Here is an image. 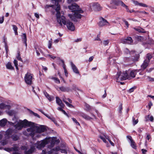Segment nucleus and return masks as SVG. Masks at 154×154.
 <instances>
[{"label": "nucleus", "instance_id": "nucleus-53", "mask_svg": "<svg viewBox=\"0 0 154 154\" xmlns=\"http://www.w3.org/2000/svg\"><path fill=\"white\" fill-rule=\"evenodd\" d=\"M100 137L101 139H102L103 140L104 142L105 143H106V141L105 139V138L104 137H103L101 136H100Z\"/></svg>", "mask_w": 154, "mask_h": 154}, {"label": "nucleus", "instance_id": "nucleus-9", "mask_svg": "<svg viewBox=\"0 0 154 154\" xmlns=\"http://www.w3.org/2000/svg\"><path fill=\"white\" fill-rule=\"evenodd\" d=\"M112 2L116 5H118V4L121 5L122 7L125 8L126 10L128 12H129L130 13L133 12H134L135 11L134 10H130L129 9L128 6L125 5L123 2L119 0H112Z\"/></svg>", "mask_w": 154, "mask_h": 154}, {"label": "nucleus", "instance_id": "nucleus-61", "mask_svg": "<svg viewBox=\"0 0 154 154\" xmlns=\"http://www.w3.org/2000/svg\"><path fill=\"white\" fill-rule=\"evenodd\" d=\"M107 139H108V140H109V142L110 143V144L113 146H114V144L110 140H109V139L107 138Z\"/></svg>", "mask_w": 154, "mask_h": 154}, {"label": "nucleus", "instance_id": "nucleus-44", "mask_svg": "<svg viewBox=\"0 0 154 154\" xmlns=\"http://www.w3.org/2000/svg\"><path fill=\"white\" fill-rule=\"evenodd\" d=\"M138 121V119L135 120L134 118H133V123L134 125H135L137 124Z\"/></svg>", "mask_w": 154, "mask_h": 154}, {"label": "nucleus", "instance_id": "nucleus-57", "mask_svg": "<svg viewBox=\"0 0 154 154\" xmlns=\"http://www.w3.org/2000/svg\"><path fill=\"white\" fill-rule=\"evenodd\" d=\"M60 151L62 153H67L66 150L64 149H60Z\"/></svg>", "mask_w": 154, "mask_h": 154}, {"label": "nucleus", "instance_id": "nucleus-12", "mask_svg": "<svg viewBox=\"0 0 154 154\" xmlns=\"http://www.w3.org/2000/svg\"><path fill=\"white\" fill-rule=\"evenodd\" d=\"M60 147L57 146L50 150H49L48 149H47L43 150L42 153L43 154H57L54 153L56 152L60 151Z\"/></svg>", "mask_w": 154, "mask_h": 154}, {"label": "nucleus", "instance_id": "nucleus-7", "mask_svg": "<svg viewBox=\"0 0 154 154\" xmlns=\"http://www.w3.org/2000/svg\"><path fill=\"white\" fill-rule=\"evenodd\" d=\"M33 75L29 72H27L24 77V81L28 85H30L32 84V80L33 79Z\"/></svg>", "mask_w": 154, "mask_h": 154}, {"label": "nucleus", "instance_id": "nucleus-11", "mask_svg": "<svg viewBox=\"0 0 154 154\" xmlns=\"http://www.w3.org/2000/svg\"><path fill=\"white\" fill-rule=\"evenodd\" d=\"M89 7L90 9L92 11H99L101 9L99 4L97 3H91L89 4Z\"/></svg>", "mask_w": 154, "mask_h": 154}, {"label": "nucleus", "instance_id": "nucleus-16", "mask_svg": "<svg viewBox=\"0 0 154 154\" xmlns=\"http://www.w3.org/2000/svg\"><path fill=\"white\" fill-rule=\"evenodd\" d=\"M36 133H41L44 132L46 130V127L44 126H36Z\"/></svg>", "mask_w": 154, "mask_h": 154}, {"label": "nucleus", "instance_id": "nucleus-26", "mask_svg": "<svg viewBox=\"0 0 154 154\" xmlns=\"http://www.w3.org/2000/svg\"><path fill=\"white\" fill-rule=\"evenodd\" d=\"M149 63V62L147 61L146 60H145L144 61L143 64L141 66V68L143 69H145L148 66Z\"/></svg>", "mask_w": 154, "mask_h": 154}, {"label": "nucleus", "instance_id": "nucleus-31", "mask_svg": "<svg viewBox=\"0 0 154 154\" xmlns=\"http://www.w3.org/2000/svg\"><path fill=\"white\" fill-rule=\"evenodd\" d=\"M136 74V70H133L131 71L130 74V76L132 78H134Z\"/></svg>", "mask_w": 154, "mask_h": 154}, {"label": "nucleus", "instance_id": "nucleus-47", "mask_svg": "<svg viewBox=\"0 0 154 154\" xmlns=\"http://www.w3.org/2000/svg\"><path fill=\"white\" fill-rule=\"evenodd\" d=\"M109 43V40H104V41L103 42V44L105 45L106 46Z\"/></svg>", "mask_w": 154, "mask_h": 154}, {"label": "nucleus", "instance_id": "nucleus-29", "mask_svg": "<svg viewBox=\"0 0 154 154\" xmlns=\"http://www.w3.org/2000/svg\"><path fill=\"white\" fill-rule=\"evenodd\" d=\"M145 120L146 121L149 120L151 122H153V117L152 116H150L149 115H148L145 117Z\"/></svg>", "mask_w": 154, "mask_h": 154}, {"label": "nucleus", "instance_id": "nucleus-8", "mask_svg": "<svg viewBox=\"0 0 154 154\" xmlns=\"http://www.w3.org/2000/svg\"><path fill=\"white\" fill-rule=\"evenodd\" d=\"M4 150L8 152H12V154H22L17 145L11 148H4Z\"/></svg>", "mask_w": 154, "mask_h": 154}, {"label": "nucleus", "instance_id": "nucleus-25", "mask_svg": "<svg viewBox=\"0 0 154 154\" xmlns=\"http://www.w3.org/2000/svg\"><path fill=\"white\" fill-rule=\"evenodd\" d=\"M134 29L140 32H142L143 33L146 32L143 29L140 27H134Z\"/></svg>", "mask_w": 154, "mask_h": 154}, {"label": "nucleus", "instance_id": "nucleus-30", "mask_svg": "<svg viewBox=\"0 0 154 154\" xmlns=\"http://www.w3.org/2000/svg\"><path fill=\"white\" fill-rule=\"evenodd\" d=\"M63 92L69 91H70V89L69 87H62L59 88Z\"/></svg>", "mask_w": 154, "mask_h": 154}, {"label": "nucleus", "instance_id": "nucleus-15", "mask_svg": "<svg viewBox=\"0 0 154 154\" xmlns=\"http://www.w3.org/2000/svg\"><path fill=\"white\" fill-rule=\"evenodd\" d=\"M99 25L100 26H109V23L107 22V20L101 17L100 18V21L99 23Z\"/></svg>", "mask_w": 154, "mask_h": 154}, {"label": "nucleus", "instance_id": "nucleus-51", "mask_svg": "<svg viewBox=\"0 0 154 154\" xmlns=\"http://www.w3.org/2000/svg\"><path fill=\"white\" fill-rule=\"evenodd\" d=\"M4 20V16H2L1 17H0V23L2 24L3 23Z\"/></svg>", "mask_w": 154, "mask_h": 154}, {"label": "nucleus", "instance_id": "nucleus-54", "mask_svg": "<svg viewBox=\"0 0 154 154\" xmlns=\"http://www.w3.org/2000/svg\"><path fill=\"white\" fill-rule=\"evenodd\" d=\"M47 56L51 58L54 59L55 58H56V57L54 56H53L52 55H51L50 54H48L47 55Z\"/></svg>", "mask_w": 154, "mask_h": 154}, {"label": "nucleus", "instance_id": "nucleus-10", "mask_svg": "<svg viewBox=\"0 0 154 154\" xmlns=\"http://www.w3.org/2000/svg\"><path fill=\"white\" fill-rule=\"evenodd\" d=\"M79 115L82 117L83 118L87 120H90L91 119H96L95 116L93 113H91L90 116L85 114L83 112H80Z\"/></svg>", "mask_w": 154, "mask_h": 154}, {"label": "nucleus", "instance_id": "nucleus-60", "mask_svg": "<svg viewBox=\"0 0 154 154\" xmlns=\"http://www.w3.org/2000/svg\"><path fill=\"white\" fill-rule=\"evenodd\" d=\"M122 109V105H120L119 107V111L120 112H121Z\"/></svg>", "mask_w": 154, "mask_h": 154}, {"label": "nucleus", "instance_id": "nucleus-23", "mask_svg": "<svg viewBox=\"0 0 154 154\" xmlns=\"http://www.w3.org/2000/svg\"><path fill=\"white\" fill-rule=\"evenodd\" d=\"M8 121L6 119H3L0 120V126L3 127H4Z\"/></svg>", "mask_w": 154, "mask_h": 154}, {"label": "nucleus", "instance_id": "nucleus-3", "mask_svg": "<svg viewBox=\"0 0 154 154\" xmlns=\"http://www.w3.org/2000/svg\"><path fill=\"white\" fill-rule=\"evenodd\" d=\"M56 141V137L46 138L44 140L38 141L35 144V146L37 148L39 149H41L42 148H44L46 144L50 142V147H53L54 144Z\"/></svg>", "mask_w": 154, "mask_h": 154}, {"label": "nucleus", "instance_id": "nucleus-59", "mask_svg": "<svg viewBox=\"0 0 154 154\" xmlns=\"http://www.w3.org/2000/svg\"><path fill=\"white\" fill-rule=\"evenodd\" d=\"M13 63L15 66L18 65L17 61L16 60H14Z\"/></svg>", "mask_w": 154, "mask_h": 154}, {"label": "nucleus", "instance_id": "nucleus-2", "mask_svg": "<svg viewBox=\"0 0 154 154\" xmlns=\"http://www.w3.org/2000/svg\"><path fill=\"white\" fill-rule=\"evenodd\" d=\"M69 9L71 11L72 14H68V16L72 20L76 22L77 19H80L82 15L81 14L84 13V11L79 8V6L75 3L68 6Z\"/></svg>", "mask_w": 154, "mask_h": 154}, {"label": "nucleus", "instance_id": "nucleus-5", "mask_svg": "<svg viewBox=\"0 0 154 154\" xmlns=\"http://www.w3.org/2000/svg\"><path fill=\"white\" fill-rule=\"evenodd\" d=\"M130 78L129 76L128 75L126 71L122 72H118L116 75V79L117 82L125 80Z\"/></svg>", "mask_w": 154, "mask_h": 154}, {"label": "nucleus", "instance_id": "nucleus-35", "mask_svg": "<svg viewBox=\"0 0 154 154\" xmlns=\"http://www.w3.org/2000/svg\"><path fill=\"white\" fill-rule=\"evenodd\" d=\"M13 29L14 30L15 35H17L18 33L17 32V26L15 25L12 26Z\"/></svg>", "mask_w": 154, "mask_h": 154}, {"label": "nucleus", "instance_id": "nucleus-21", "mask_svg": "<svg viewBox=\"0 0 154 154\" xmlns=\"http://www.w3.org/2000/svg\"><path fill=\"white\" fill-rule=\"evenodd\" d=\"M59 7L60 8V6L59 4L57 3V4H55V5H46L45 6V8H49V7H52L53 8H55V10L56 11V9L58 7Z\"/></svg>", "mask_w": 154, "mask_h": 154}, {"label": "nucleus", "instance_id": "nucleus-28", "mask_svg": "<svg viewBox=\"0 0 154 154\" xmlns=\"http://www.w3.org/2000/svg\"><path fill=\"white\" fill-rule=\"evenodd\" d=\"M6 68L11 70L14 69V67L12 66L11 63L10 62H8L6 65Z\"/></svg>", "mask_w": 154, "mask_h": 154}, {"label": "nucleus", "instance_id": "nucleus-37", "mask_svg": "<svg viewBox=\"0 0 154 154\" xmlns=\"http://www.w3.org/2000/svg\"><path fill=\"white\" fill-rule=\"evenodd\" d=\"M152 57V55L150 54H148L146 56V60H147V61L148 62H149L150 61V60L151 59V58Z\"/></svg>", "mask_w": 154, "mask_h": 154}, {"label": "nucleus", "instance_id": "nucleus-63", "mask_svg": "<svg viewBox=\"0 0 154 154\" xmlns=\"http://www.w3.org/2000/svg\"><path fill=\"white\" fill-rule=\"evenodd\" d=\"M141 151L142 152V153L143 154H145L147 152V150L144 149H142Z\"/></svg>", "mask_w": 154, "mask_h": 154}, {"label": "nucleus", "instance_id": "nucleus-17", "mask_svg": "<svg viewBox=\"0 0 154 154\" xmlns=\"http://www.w3.org/2000/svg\"><path fill=\"white\" fill-rule=\"evenodd\" d=\"M121 42L124 44H131L133 42V40L132 38L129 37H127L126 38L121 39Z\"/></svg>", "mask_w": 154, "mask_h": 154}, {"label": "nucleus", "instance_id": "nucleus-1", "mask_svg": "<svg viewBox=\"0 0 154 154\" xmlns=\"http://www.w3.org/2000/svg\"><path fill=\"white\" fill-rule=\"evenodd\" d=\"M56 17L57 23L61 26L63 24L66 25L67 28L70 30L73 31L75 29V27L73 23L69 20L66 21L65 17L63 15L65 14V12L63 11H60V8L58 7L56 9Z\"/></svg>", "mask_w": 154, "mask_h": 154}, {"label": "nucleus", "instance_id": "nucleus-38", "mask_svg": "<svg viewBox=\"0 0 154 154\" xmlns=\"http://www.w3.org/2000/svg\"><path fill=\"white\" fill-rule=\"evenodd\" d=\"M139 6L144 8H147L149 7L147 5L143 3L140 2L139 4Z\"/></svg>", "mask_w": 154, "mask_h": 154}, {"label": "nucleus", "instance_id": "nucleus-40", "mask_svg": "<svg viewBox=\"0 0 154 154\" xmlns=\"http://www.w3.org/2000/svg\"><path fill=\"white\" fill-rule=\"evenodd\" d=\"M131 2L134 4L135 6H139V3L137 1L135 0H131Z\"/></svg>", "mask_w": 154, "mask_h": 154}, {"label": "nucleus", "instance_id": "nucleus-24", "mask_svg": "<svg viewBox=\"0 0 154 154\" xmlns=\"http://www.w3.org/2000/svg\"><path fill=\"white\" fill-rule=\"evenodd\" d=\"M35 148L34 147L32 146L31 147L30 149L28 151L26 150L24 151L25 154H31L34 151Z\"/></svg>", "mask_w": 154, "mask_h": 154}, {"label": "nucleus", "instance_id": "nucleus-64", "mask_svg": "<svg viewBox=\"0 0 154 154\" xmlns=\"http://www.w3.org/2000/svg\"><path fill=\"white\" fill-rule=\"evenodd\" d=\"M94 58V57L93 56L90 57L88 61L89 62L93 60Z\"/></svg>", "mask_w": 154, "mask_h": 154}, {"label": "nucleus", "instance_id": "nucleus-19", "mask_svg": "<svg viewBox=\"0 0 154 154\" xmlns=\"http://www.w3.org/2000/svg\"><path fill=\"white\" fill-rule=\"evenodd\" d=\"M71 66L74 72L76 74H79V72L78 69L76 66L72 63H71Z\"/></svg>", "mask_w": 154, "mask_h": 154}, {"label": "nucleus", "instance_id": "nucleus-55", "mask_svg": "<svg viewBox=\"0 0 154 154\" xmlns=\"http://www.w3.org/2000/svg\"><path fill=\"white\" fill-rule=\"evenodd\" d=\"M152 105V103L151 101L149 102L148 103V107L149 109H150L151 108V106Z\"/></svg>", "mask_w": 154, "mask_h": 154}, {"label": "nucleus", "instance_id": "nucleus-58", "mask_svg": "<svg viewBox=\"0 0 154 154\" xmlns=\"http://www.w3.org/2000/svg\"><path fill=\"white\" fill-rule=\"evenodd\" d=\"M31 113L35 116H37V117L39 118V116L36 113H35L33 112H32Z\"/></svg>", "mask_w": 154, "mask_h": 154}, {"label": "nucleus", "instance_id": "nucleus-22", "mask_svg": "<svg viewBox=\"0 0 154 154\" xmlns=\"http://www.w3.org/2000/svg\"><path fill=\"white\" fill-rule=\"evenodd\" d=\"M56 101L57 103L61 107H63L64 106V104L62 103V101L58 97H56Z\"/></svg>", "mask_w": 154, "mask_h": 154}, {"label": "nucleus", "instance_id": "nucleus-6", "mask_svg": "<svg viewBox=\"0 0 154 154\" xmlns=\"http://www.w3.org/2000/svg\"><path fill=\"white\" fill-rule=\"evenodd\" d=\"M29 121L26 119L23 120H19L17 122V124L14 125L16 129L20 130L22 129L23 127H27L28 125Z\"/></svg>", "mask_w": 154, "mask_h": 154}, {"label": "nucleus", "instance_id": "nucleus-62", "mask_svg": "<svg viewBox=\"0 0 154 154\" xmlns=\"http://www.w3.org/2000/svg\"><path fill=\"white\" fill-rule=\"evenodd\" d=\"M35 16L37 19H39V15L38 14L35 13Z\"/></svg>", "mask_w": 154, "mask_h": 154}, {"label": "nucleus", "instance_id": "nucleus-20", "mask_svg": "<svg viewBox=\"0 0 154 154\" xmlns=\"http://www.w3.org/2000/svg\"><path fill=\"white\" fill-rule=\"evenodd\" d=\"M44 93L45 96L48 98L49 101H51L54 100V97L50 96L46 92H44Z\"/></svg>", "mask_w": 154, "mask_h": 154}, {"label": "nucleus", "instance_id": "nucleus-50", "mask_svg": "<svg viewBox=\"0 0 154 154\" xmlns=\"http://www.w3.org/2000/svg\"><path fill=\"white\" fill-rule=\"evenodd\" d=\"M125 52L127 54H128V53L130 54H131L132 53H133L134 51H131V52H130L128 50L127 48H126L125 50Z\"/></svg>", "mask_w": 154, "mask_h": 154}, {"label": "nucleus", "instance_id": "nucleus-14", "mask_svg": "<svg viewBox=\"0 0 154 154\" xmlns=\"http://www.w3.org/2000/svg\"><path fill=\"white\" fill-rule=\"evenodd\" d=\"M12 131L11 129H8L7 131L6 132L4 131H2L0 132V140H1L2 137V135L5 134V137H9V135H10L12 133Z\"/></svg>", "mask_w": 154, "mask_h": 154}, {"label": "nucleus", "instance_id": "nucleus-52", "mask_svg": "<svg viewBox=\"0 0 154 154\" xmlns=\"http://www.w3.org/2000/svg\"><path fill=\"white\" fill-rule=\"evenodd\" d=\"M14 113V112L13 110H9L8 112V114L9 115L11 116L13 115Z\"/></svg>", "mask_w": 154, "mask_h": 154}, {"label": "nucleus", "instance_id": "nucleus-33", "mask_svg": "<svg viewBox=\"0 0 154 154\" xmlns=\"http://www.w3.org/2000/svg\"><path fill=\"white\" fill-rule=\"evenodd\" d=\"M131 147L134 149H136V146L135 142L133 141V140H131Z\"/></svg>", "mask_w": 154, "mask_h": 154}, {"label": "nucleus", "instance_id": "nucleus-39", "mask_svg": "<svg viewBox=\"0 0 154 154\" xmlns=\"http://www.w3.org/2000/svg\"><path fill=\"white\" fill-rule=\"evenodd\" d=\"M63 101L66 104V105L70 108L73 107V106L71 104L69 103L68 102L66 101L64 99L63 100Z\"/></svg>", "mask_w": 154, "mask_h": 154}, {"label": "nucleus", "instance_id": "nucleus-49", "mask_svg": "<svg viewBox=\"0 0 154 154\" xmlns=\"http://www.w3.org/2000/svg\"><path fill=\"white\" fill-rule=\"evenodd\" d=\"M148 43L149 44H152L153 43L154 41L153 40L150 38H148Z\"/></svg>", "mask_w": 154, "mask_h": 154}, {"label": "nucleus", "instance_id": "nucleus-36", "mask_svg": "<svg viewBox=\"0 0 154 154\" xmlns=\"http://www.w3.org/2000/svg\"><path fill=\"white\" fill-rule=\"evenodd\" d=\"M52 39H51L48 41V48L49 49H50L51 48L52 45Z\"/></svg>", "mask_w": 154, "mask_h": 154}, {"label": "nucleus", "instance_id": "nucleus-48", "mask_svg": "<svg viewBox=\"0 0 154 154\" xmlns=\"http://www.w3.org/2000/svg\"><path fill=\"white\" fill-rule=\"evenodd\" d=\"M16 57H17V60H20L21 61H22V59L21 57L20 56V54L19 53H18L17 54V56Z\"/></svg>", "mask_w": 154, "mask_h": 154}, {"label": "nucleus", "instance_id": "nucleus-41", "mask_svg": "<svg viewBox=\"0 0 154 154\" xmlns=\"http://www.w3.org/2000/svg\"><path fill=\"white\" fill-rule=\"evenodd\" d=\"M52 79L54 80L56 83L58 84L60 83V81L58 78L55 77H53L52 78Z\"/></svg>", "mask_w": 154, "mask_h": 154}, {"label": "nucleus", "instance_id": "nucleus-56", "mask_svg": "<svg viewBox=\"0 0 154 154\" xmlns=\"http://www.w3.org/2000/svg\"><path fill=\"white\" fill-rule=\"evenodd\" d=\"M148 80L150 81H154V78L150 77H148Z\"/></svg>", "mask_w": 154, "mask_h": 154}, {"label": "nucleus", "instance_id": "nucleus-45", "mask_svg": "<svg viewBox=\"0 0 154 154\" xmlns=\"http://www.w3.org/2000/svg\"><path fill=\"white\" fill-rule=\"evenodd\" d=\"M1 144L2 145H5L7 143V141L6 140H3L1 142Z\"/></svg>", "mask_w": 154, "mask_h": 154}, {"label": "nucleus", "instance_id": "nucleus-34", "mask_svg": "<svg viewBox=\"0 0 154 154\" xmlns=\"http://www.w3.org/2000/svg\"><path fill=\"white\" fill-rule=\"evenodd\" d=\"M85 109L86 111H90L91 109V107L89 105L85 104Z\"/></svg>", "mask_w": 154, "mask_h": 154}, {"label": "nucleus", "instance_id": "nucleus-42", "mask_svg": "<svg viewBox=\"0 0 154 154\" xmlns=\"http://www.w3.org/2000/svg\"><path fill=\"white\" fill-rule=\"evenodd\" d=\"M12 138L13 140L15 141L17 140L18 139L19 137H18L17 135H14L12 136Z\"/></svg>", "mask_w": 154, "mask_h": 154}, {"label": "nucleus", "instance_id": "nucleus-13", "mask_svg": "<svg viewBox=\"0 0 154 154\" xmlns=\"http://www.w3.org/2000/svg\"><path fill=\"white\" fill-rule=\"evenodd\" d=\"M11 106L9 105L2 103L0 104V116L3 115V110H5L7 111V110L9 109Z\"/></svg>", "mask_w": 154, "mask_h": 154}, {"label": "nucleus", "instance_id": "nucleus-32", "mask_svg": "<svg viewBox=\"0 0 154 154\" xmlns=\"http://www.w3.org/2000/svg\"><path fill=\"white\" fill-rule=\"evenodd\" d=\"M45 116L51 120L55 124H57L56 121L54 118L47 114L45 115Z\"/></svg>", "mask_w": 154, "mask_h": 154}, {"label": "nucleus", "instance_id": "nucleus-27", "mask_svg": "<svg viewBox=\"0 0 154 154\" xmlns=\"http://www.w3.org/2000/svg\"><path fill=\"white\" fill-rule=\"evenodd\" d=\"M22 41L25 44L26 46H27L26 43V35L25 33L22 34Z\"/></svg>", "mask_w": 154, "mask_h": 154}, {"label": "nucleus", "instance_id": "nucleus-46", "mask_svg": "<svg viewBox=\"0 0 154 154\" xmlns=\"http://www.w3.org/2000/svg\"><path fill=\"white\" fill-rule=\"evenodd\" d=\"M72 120L75 123V124L77 125H80V124L79 122H78L74 118H72Z\"/></svg>", "mask_w": 154, "mask_h": 154}, {"label": "nucleus", "instance_id": "nucleus-4", "mask_svg": "<svg viewBox=\"0 0 154 154\" xmlns=\"http://www.w3.org/2000/svg\"><path fill=\"white\" fill-rule=\"evenodd\" d=\"M29 124L27 127H29L27 129L26 131L23 132L24 134L27 136H33L36 133V126L32 122H29Z\"/></svg>", "mask_w": 154, "mask_h": 154}, {"label": "nucleus", "instance_id": "nucleus-18", "mask_svg": "<svg viewBox=\"0 0 154 154\" xmlns=\"http://www.w3.org/2000/svg\"><path fill=\"white\" fill-rule=\"evenodd\" d=\"M35 49L38 56H39L41 54H43L42 48L40 46L37 45L35 46Z\"/></svg>", "mask_w": 154, "mask_h": 154}, {"label": "nucleus", "instance_id": "nucleus-43", "mask_svg": "<svg viewBox=\"0 0 154 154\" xmlns=\"http://www.w3.org/2000/svg\"><path fill=\"white\" fill-rule=\"evenodd\" d=\"M63 68L64 70V72L65 73V75L66 77H67L68 76V73L66 69V68H65V66H63Z\"/></svg>", "mask_w": 154, "mask_h": 154}]
</instances>
